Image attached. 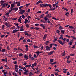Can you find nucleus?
<instances>
[{
    "label": "nucleus",
    "instance_id": "obj_9",
    "mask_svg": "<svg viewBox=\"0 0 76 76\" xmlns=\"http://www.w3.org/2000/svg\"><path fill=\"white\" fill-rule=\"evenodd\" d=\"M17 4V6H20V1L19 2H16Z\"/></svg>",
    "mask_w": 76,
    "mask_h": 76
},
{
    "label": "nucleus",
    "instance_id": "obj_33",
    "mask_svg": "<svg viewBox=\"0 0 76 76\" xmlns=\"http://www.w3.org/2000/svg\"><path fill=\"white\" fill-rule=\"evenodd\" d=\"M69 13L68 12H66V13L65 14L66 16H69Z\"/></svg>",
    "mask_w": 76,
    "mask_h": 76
},
{
    "label": "nucleus",
    "instance_id": "obj_47",
    "mask_svg": "<svg viewBox=\"0 0 76 76\" xmlns=\"http://www.w3.org/2000/svg\"><path fill=\"white\" fill-rule=\"evenodd\" d=\"M40 7H44V4H40Z\"/></svg>",
    "mask_w": 76,
    "mask_h": 76
},
{
    "label": "nucleus",
    "instance_id": "obj_18",
    "mask_svg": "<svg viewBox=\"0 0 76 76\" xmlns=\"http://www.w3.org/2000/svg\"><path fill=\"white\" fill-rule=\"evenodd\" d=\"M25 21H24V23L25 24H26L28 23V19L27 18H26L25 19Z\"/></svg>",
    "mask_w": 76,
    "mask_h": 76
},
{
    "label": "nucleus",
    "instance_id": "obj_59",
    "mask_svg": "<svg viewBox=\"0 0 76 76\" xmlns=\"http://www.w3.org/2000/svg\"><path fill=\"white\" fill-rule=\"evenodd\" d=\"M27 36L28 37H31V34H28Z\"/></svg>",
    "mask_w": 76,
    "mask_h": 76
},
{
    "label": "nucleus",
    "instance_id": "obj_11",
    "mask_svg": "<svg viewBox=\"0 0 76 76\" xmlns=\"http://www.w3.org/2000/svg\"><path fill=\"white\" fill-rule=\"evenodd\" d=\"M54 51H52L50 52V53H48V56H50V55H51V54H53L54 53Z\"/></svg>",
    "mask_w": 76,
    "mask_h": 76
},
{
    "label": "nucleus",
    "instance_id": "obj_7",
    "mask_svg": "<svg viewBox=\"0 0 76 76\" xmlns=\"http://www.w3.org/2000/svg\"><path fill=\"white\" fill-rule=\"evenodd\" d=\"M35 53L37 54L38 56L39 55V54H41L42 53H43V52H39V51H37L35 52Z\"/></svg>",
    "mask_w": 76,
    "mask_h": 76
},
{
    "label": "nucleus",
    "instance_id": "obj_35",
    "mask_svg": "<svg viewBox=\"0 0 76 76\" xmlns=\"http://www.w3.org/2000/svg\"><path fill=\"white\" fill-rule=\"evenodd\" d=\"M25 26H26V27L27 28H29V25L28 24H26V25Z\"/></svg>",
    "mask_w": 76,
    "mask_h": 76
},
{
    "label": "nucleus",
    "instance_id": "obj_6",
    "mask_svg": "<svg viewBox=\"0 0 76 76\" xmlns=\"http://www.w3.org/2000/svg\"><path fill=\"white\" fill-rule=\"evenodd\" d=\"M25 12V10H22L19 12V13L20 14H23V13H24Z\"/></svg>",
    "mask_w": 76,
    "mask_h": 76
},
{
    "label": "nucleus",
    "instance_id": "obj_30",
    "mask_svg": "<svg viewBox=\"0 0 76 76\" xmlns=\"http://www.w3.org/2000/svg\"><path fill=\"white\" fill-rule=\"evenodd\" d=\"M61 34H64V30H61Z\"/></svg>",
    "mask_w": 76,
    "mask_h": 76
},
{
    "label": "nucleus",
    "instance_id": "obj_23",
    "mask_svg": "<svg viewBox=\"0 0 76 76\" xmlns=\"http://www.w3.org/2000/svg\"><path fill=\"white\" fill-rule=\"evenodd\" d=\"M6 50L5 49H2L1 51L3 53H5L6 52Z\"/></svg>",
    "mask_w": 76,
    "mask_h": 76
},
{
    "label": "nucleus",
    "instance_id": "obj_51",
    "mask_svg": "<svg viewBox=\"0 0 76 76\" xmlns=\"http://www.w3.org/2000/svg\"><path fill=\"white\" fill-rule=\"evenodd\" d=\"M27 18L28 19H29L31 18V17L29 16H28Z\"/></svg>",
    "mask_w": 76,
    "mask_h": 76
},
{
    "label": "nucleus",
    "instance_id": "obj_37",
    "mask_svg": "<svg viewBox=\"0 0 76 76\" xmlns=\"http://www.w3.org/2000/svg\"><path fill=\"white\" fill-rule=\"evenodd\" d=\"M28 57H29V58L30 59H31L32 58V55H31V54L29 55V56Z\"/></svg>",
    "mask_w": 76,
    "mask_h": 76
},
{
    "label": "nucleus",
    "instance_id": "obj_60",
    "mask_svg": "<svg viewBox=\"0 0 76 76\" xmlns=\"http://www.w3.org/2000/svg\"><path fill=\"white\" fill-rule=\"evenodd\" d=\"M35 29H36V30H38L39 29V27H35Z\"/></svg>",
    "mask_w": 76,
    "mask_h": 76
},
{
    "label": "nucleus",
    "instance_id": "obj_38",
    "mask_svg": "<svg viewBox=\"0 0 76 76\" xmlns=\"http://www.w3.org/2000/svg\"><path fill=\"white\" fill-rule=\"evenodd\" d=\"M4 25H6V26H7L8 25V23L7 22H5V23H4Z\"/></svg>",
    "mask_w": 76,
    "mask_h": 76
},
{
    "label": "nucleus",
    "instance_id": "obj_57",
    "mask_svg": "<svg viewBox=\"0 0 76 76\" xmlns=\"http://www.w3.org/2000/svg\"><path fill=\"white\" fill-rule=\"evenodd\" d=\"M48 5L49 6V7L51 8V7H52V6H51V4H48Z\"/></svg>",
    "mask_w": 76,
    "mask_h": 76
},
{
    "label": "nucleus",
    "instance_id": "obj_40",
    "mask_svg": "<svg viewBox=\"0 0 76 76\" xmlns=\"http://www.w3.org/2000/svg\"><path fill=\"white\" fill-rule=\"evenodd\" d=\"M44 19L45 20H48V18H47V17H45Z\"/></svg>",
    "mask_w": 76,
    "mask_h": 76
},
{
    "label": "nucleus",
    "instance_id": "obj_44",
    "mask_svg": "<svg viewBox=\"0 0 76 76\" xmlns=\"http://www.w3.org/2000/svg\"><path fill=\"white\" fill-rule=\"evenodd\" d=\"M30 3H28L25 5V6L26 7H28L29 5H30Z\"/></svg>",
    "mask_w": 76,
    "mask_h": 76
},
{
    "label": "nucleus",
    "instance_id": "obj_15",
    "mask_svg": "<svg viewBox=\"0 0 76 76\" xmlns=\"http://www.w3.org/2000/svg\"><path fill=\"white\" fill-rule=\"evenodd\" d=\"M18 31H19V30L14 29L13 30L12 33H15V32H16Z\"/></svg>",
    "mask_w": 76,
    "mask_h": 76
},
{
    "label": "nucleus",
    "instance_id": "obj_61",
    "mask_svg": "<svg viewBox=\"0 0 76 76\" xmlns=\"http://www.w3.org/2000/svg\"><path fill=\"white\" fill-rule=\"evenodd\" d=\"M19 56H23V54L22 53H20L19 54Z\"/></svg>",
    "mask_w": 76,
    "mask_h": 76
},
{
    "label": "nucleus",
    "instance_id": "obj_39",
    "mask_svg": "<svg viewBox=\"0 0 76 76\" xmlns=\"http://www.w3.org/2000/svg\"><path fill=\"white\" fill-rule=\"evenodd\" d=\"M49 41H47L46 42V45H48V43H49Z\"/></svg>",
    "mask_w": 76,
    "mask_h": 76
},
{
    "label": "nucleus",
    "instance_id": "obj_55",
    "mask_svg": "<svg viewBox=\"0 0 76 76\" xmlns=\"http://www.w3.org/2000/svg\"><path fill=\"white\" fill-rule=\"evenodd\" d=\"M75 54H70V56H75Z\"/></svg>",
    "mask_w": 76,
    "mask_h": 76
},
{
    "label": "nucleus",
    "instance_id": "obj_52",
    "mask_svg": "<svg viewBox=\"0 0 76 76\" xmlns=\"http://www.w3.org/2000/svg\"><path fill=\"white\" fill-rule=\"evenodd\" d=\"M53 61H54L53 59H50V62H51V63H53Z\"/></svg>",
    "mask_w": 76,
    "mask_h": 76
},
{
    "label": "nucleus",
    "instance_id": "obj_32",
    "mask_svg": "<svg viewBox=\"0 0 76 76\" xmlns=\"http://www.w3.org/2000/svg\"><path fill=\"white\" fill-rule=\"evenodd\" d=\"M43 6L44 7H47L48 6V4H43Z\"/></svg>",
    "mask_w": 76,
    "mask_h": 76
},
{
    "label": "nucleus",
    "instance_id": "obj_19",
    "mask_svg": "<svg viewBox=\"0 0 76 76\" xmlns=\"http://www.w3.org/2000/svg\"><path fill=\"white\" fill-rule=\"evenodd\" d=\"M57 38L56 37V38L54 39L53 41V42L55 43V42H56V41H57Z\"/></svg>",
    "mask_w": 76,
    "mask_h": 76
},
{
    "label": "nucleus",
    "instance_id": "obj_1",
    "mask_svg": "<svg viewBox=\"0 0 76 76\" xmlns=\"http://www.w3.org/2000/svg\"><path fill=\"white\" fill-rule=\"evenodd\" d=\"M5 2H6V1H1V5H2V6L3 8H5V5L6 6H7L9 4L7 3L6 4Z\"/></svg>",
    "mask_w": 76,
    "mask_h": 76
},
{
    "label": "nucleus",
    "instance_id": "obj_27",
    "mask_svg": "<svg viewBox=\"0 0 76 76\" xmlns=\"http://www.w3.org/2000/svg\"><path fill=\"white\" fill-rule=\"evenodd\" d=\"M5 16H7L9 17V15H10V13L9 12H7L5 14Z\"/></svg>",
    "mask_w": 76,
    "mask_h": 76
},
{
    "label": "nucleus",
    "instance_id": "obj_13",
    "mask_svg": "<svg viewBox=\"0 0 76 76\" xmlns=\"http://www.w3.org/2000/svg\"><path fill=\"white\" fill-rule=\"evenodd\" d=\"M68 69H65V68H64L63 69V70H64L63 71V73H66V70H68Z\"/></svg>",
    "mask_w": 76,
    "mask_h": 76
},
{
    "label": "nucleus",
    "instance_id": "obj_20",
    "mask_svg": "<svg viewBox=\"0 0 76 76\" xmlns=\"http://www.w3.org/2000/svg\"><path fill=\"white\" fill-rule=\"evenodd\" d=\"M44 14H42L40 15L39 16V18H44Z\"/></svg>",
    "mask_w": 76,
    "mask_h": 76
},
{
    "label": "nucleus",
    "instance_id": "obj_28",
    "mask_svg": "<svg viewBox=\"0 0 76 76\" xmlns=\"http://www.w3.org/2000/svg\"><path fill=\"white\" fill-rule=\"evenodd\" d=\"M12 75H14V76H18V75H17V73L16 72L13 73Z\"/></svg>",
    "mask_w": 76,
    "mask_h": 76
},
{
    "label": "nucleus",
    "instance_id": "obj_8",
    "mask_svg": "<svg viewBox=\"0 0 76 76\" xmlns=\"http://www.w3.org/2000/svg\"><path fill=\"white\" fill-rule=\"evenodd\" d=\"M36 65H37V63L36 62H35L34 64H32V65L31 66V67H32V68H33V67H35V66H36Z\"/></svg>",
    "mask_w": 76,
    "mask_h": 76
},
{
    "label": "nucleus",
    "instance_id": "obj_50",
    "mask_svg": "<svg viewBox=\"0 0 76 76\" xmlns=\"http://www.w3.org/2000/svg\"><path fill=\"white\" fill-rule=\"evenodd\" d=\"M65 36H66V37H67V38H70L71 37L70 36H69L68 35H66Z\"/></svg>",
    "mask_w": 76,
    "mask_h": 76
},
{
    "label": "nucleus",
    "instance_id": "obj_2",
    "mask_svg": "<svg viewBox=\"0 0 76 76\" xmlns=\"http://www.w3.org/2000/svg\"><path fill=\"white\" fill-rule=\"evenodd\" d=\"M66 39H67V38H64L63 39V42H62V41L59 40H57V41L60 44H61V45H64V44L66 43V42H65V41H66Z\"/></svg>",
    "mask_w": 76,
    "mask_h": 76
},
{
    "label": "nucleus",
    "instance_id": "obj_5",
    "mask_svg": "<svg viewBox=\"0 0 76 76\" xmlns=\"http://www.w3.org/2000/svg\"><path fill=\"white\" fill-rule=\"evenodd\" d=\"M29 47V46L28 45H26L25 46V47H26V49H25V51H28V47Z\"/></svg>",
    "mask_w": 76,
    "mask_h": 76
},
{
    "label": "nucleus",
    "instance_id": "obj_34",
    "mask_svg": "<svg viewBox=\"0 0 76 76\" xmlns=\"http://www.w3.org/2000/svg\"><path fill=\"white\" fill-rule=\"evenodd\" d=\"M59 29L60 30H61V29H63V28L62 26H60L59 27Z\"/></svg>",
    "mask_w": 76,
    "mask_h": 76
},
{
    "label": "nucleus",
    "instance_id": "obj_12",
    "mask_svg": "<svg viewBox=\"0 0 76 76\" xmlns=\"http://www.w3.org/2000/svg\"><path fill=\"white\" fill-rule=\"evenodd\" d=\"M2 61H4V62L5 61V62L6 63V62H7V58H5V59H2L1 60Z\"/></svg>",
    "mask_w": 76,
    "mask_h": 76
},
{
    "label": "nucleus",
    "instance_id": "obj_22",
    "mask_svg": "<svg viewBox=\"0 0 76 76\" xmlns=\"http://www.w3.org/2000/svg\"><path fill=\"white\" fill-rule=\"evenodd\" d=\"M69 28H71V29H75V27H74L73 26H69Z\"/></svg>",
    "mask_w": 76,
    "mask_h": 76
},
{
    "label": "nucleus",
    "instance_id": "obj_46",
    "mask_svg": "<svg viewBox=\"0 0 76 76\" xmlns=\"http://www.w3.org/2000/svg\"><path fill=\"white\" fill-rule=\"evenodd\" d=\"M11 26H12V25H11L10 24L9 25L7 26V28H10V27Z\"/></svg>",
    "mask_w": 76,
    "mask_h": 76
},
{
    "label": "nucleus",
    "instance_id": "obj_26",
    "mask_svg": "<svg viewBox=\"0 0 76 76\" xmlns=\"http://www.w3.org/2000/svg\"><path fill=\"white\" fill-rule=\"evenodd\" d=\"M31 64H29V65H26L25 66V67H26H26H29V68L30 67H31Z\"/></svg>",
    "mask_w": 76,
    "mask_h": 76
},
{
    "label": "nucleus",
    "instance_id": "obj_62",
    "mask_svg": "<svg viewBox=\"0 0 76 76\" xmlns=\"http://www.w3.org/2000/svg\"><path fill=\"white\" fill-rule=\"evenodd\" d=\"M24 34L25 35H27L28 36V33L27 32H25L24 33Z\"/></svg>",
    "mask_w": 76,
    "mask_h": 76
},
{
    "label": "nucleus",
    "instance_id": "obj_56",
    "mask_svg": "<svg viewBox=\"0 0 76 76\" xmlns=\"http://www.w3.org/2000/svg\"><path fill=\"white\" fill-rule=\"evenodd\" d=\"M47 22H48V23H50V24H51V25H52V23H51V22L49 20H48Z\"/></svg>",
    "mask_w": 76,
    "mask_h": 76
},
{
    "label": "nucleus",
    "instance_id": "obj_16",
    "mask_svg": "<svg viewBox=\"0 0 76 76\" xmlns=\"http://www.w3.org/2000/svg\"><path fill=\"white\" fill-rule=\"evenodd\" d=\"M14 6H15L14 4H11L10 9H12L14 7Z\"/></svg>",
    "mask_w": 76,
    "mask_h": 76
},
{
    "label": "nucleus",
    "instance_id": "obj_3",
    "mask_svg": "<svg viewBox=\"0 0 76 76\" xmlns=\"http://www.w3.org/2000/svg\"><path fill=\"white\" fill-rule=\"evenodd\" d=\"M51 15V14H48L46 15V17L48 18H50L52 17V16Z\"/></svg>",
    "mask_w": 76,
    "mask_h": 76
},
{
    "label": "nucleus",
    "instance_id": "obj_54",
    "mask_svg": "<svg viewBox=\"0 0 76 76\" xmlns=\"http://www.w3.org/2000/svg\"><path fill=\"white\" fill-rule=\"evenodd\" d=\"M66 61H67V63H68V64L70 63H71V61H69L68 60H67Z\"/></svg>",
    "mask_w": 76,
    "mask_h": 76
},
{
    "label": "nucleus",
    "instance_id": "obj_14",
    "mask_svg": "<svg viewBox=\"0 0 76 76\" xmlns=\"http://www.w3.org/2000/svg\"><path fill=\"white\" fill-rule=\"evenodd\" d=\"M40 25L43 28V29H45V26L44 25V24H41Z\"/></svg>",
    "mask_w": 76,
    "mask_h": 76
},
{
    "label": "nucleus",
    "instance_id": "obj_36",
    "mask_svg": "<svg viewBox=\"0 0 76 76\" xmlns=\"http://www.w3.org/2000/svg\"><path fill=\"white\" fill-rule=\"evenodd\" d=\"M19 68H20V69H23V67L21 66V65H19L18 66Z\"/></svg>",
    "mask_w": 76,
    "mask_h": 76
},
{
    "label": "nucleus",
    "instance_id": "obj_24",
    "mask_svg": "<svg viewBox=\"0 0 76 76\" xmlns=\"http://www.w3.org/2000/svg\"><path fill=\"white\" fill-rule=\"evenodd\" d=\"M47 35L46 34H45L43 37V39H46V37H47Z\"/></svg>",
    "mask_w": 76,
    "mask_h": 76
},
{
    "label": "nucleus",
    "instance_id": "obj_48",
    "mask_svg": "<svg viewBox=\"0 0 76 76\" xmlns=\"http://www.w3.org/2000/svg\"><path fill=\"white\" fill-rule=\"evenodd\" d=\"M4 27H5V26L4 25H3L2 27V30L3 29H4Z\"/></svg>",
    "mask_w": 76,
    "mask_h": 76
},
{
    "label": "nucleus",
    "instance_id": "obj_64",
    "mask_svg": "<svg viewBox=\"0 0 76 76\" xmlns=\"http://www.w3.org/2000/svg\"><path fill=\"white\" fill-rule=\"evenodd\" d=\"M3 73L4 74H7V71H6V72H4Z\"/></svg>",
    "mask_w": 76,
    "mask_h": 76
},
{
    "label": "nucleus",
    "instance_id": "obj_31",
    "mask_svg": "<svg viewBox=\"0 0 76 76\" xmlns=\"http://www.w3.org/2000/svg\"><path fill=\"white\" fill-rule=\"evenodd\" d=\"M68 44H69L70 45H72V44H73V41H70L69 43Z\"/></svg>",
    "mask_w": 76,
    "mask_h": 76
},
{
    "label": "nucleus",
    "instance_id": "obj_49",
    "mask_svg": "<svg viewBox=\"0 0 76 76\" xmlns=\"http://www.w3.org/2000/svg\"><path fill=\"white\" fill-rule=\"evenodd\" d=\"M24 72H29V70L28 69H25L24 71Z\"/></svg>",
    "mask_w": 76,
    "mask_h": 76
},
{
    "label": "nucleus",
    "instance_id": "obj_29",
    "mask_svg": "<svg viewBox=\"0 0 76 76\" xmlns=\"http://www.w3.org/2000/svg\"><path fill=\"white\" fill-rule=\"evenodd\" d=\"M23 39H24V37H21L19 39V41H20V40H22Z\"/></svg>",
    "mask_w": 76,
    "mask_h": 76
},
{
    "label": "nucleus",
    "instance_id": "obj_10",
    "mask_svg": "<svg viewBox=\"0 0 76 76\" xmlns=\"http://www.w3.org/2000/svg\"><path fill=\"white\" fill-rule=\"evenodd\" d=\"M24 57L25 59H26V60L28 59V56L26 55V54H25L24 55Z\"/></svg>",
    "mask_w": 76,
    "mask_h": 76
},
{
    "label": "nucleus",
    "instance_id": "obj_41",
    "mask_svg": "<svg viewBox=\"0 0 76 76\" xmlns=\"http://www.w3.org/2000/svg\"><path fill=\"white\" fill-rule=\"evenodd\" d=\"M18 10V8L15 7L14 8V10L15 11H17Z\"/></svg>",
    "mask_w": 76,
    "mask_h": 76
},
{
    "label": "nucleus",
    "instance_id": "obj_63",
    "mask_svg": "<svg viewBox=\"0 0 76 76\" xmlns=\"http://www.w3.org/2000/svg\"><path fill=\"white\" fill-rule=\"evenodd\" d=\"M23 43H25L26 42V40H25V39H24L23 41Z\"/></svg>",
    "mask_w": 76,
    "mask_h": 76
},
{
    "label": "nucleus",
    "instance_id": "obj_42",
    "mask_svg": "<svg viewBox=\"0 0 76 76\" xmlns=\"http://www.w3.org/2000/svg\"><path fill=\"white\" fill-rule=\"evenodd\" d=\"M46 49H50V47H48V46H46Z\"/></svg>",
    "mask_w": 76,
    "mask_h": 76
},
{
    "label": "nucleus",
    "instance_id": "obj_21",
    "mask_svg": "<svg viewBox=\"0 0 76 76\" xmlns=\"http://www.w3.org/2000/svg\"><path fill=\"white\" fill-rule=\"evenodd\" d=\"M33 47L35 48H39V47L35 45H33Z\"/></svg>",
    "mask_w": 76,
    "mask_h": 76
},
{
    "label": "nucleus",
    "instance_id": "obj_45",
    "mask_svg": "<svg viewBox=\"0 0 76 76\" xmlns=\"http://www.w3.org/2000/svg\"><path fill=\"white\" fill-rule=\"evenodd\" d=\"M56 32H57V33H58V34H59L60 33V31L59 30H58L56 31Z\"/></svg>",
    "mask_w": 76,
    "mask_h": 76
},
{
    "label": "nucleus",
    "instance_id": "obj_43",
    "mask_svg": "<svg viewBox=\"0 0 76 76\" xmlns=\"http://www.w3.org/2000/svg\"><path fill=\"white\" fill-rule=\"evenodd\" d=\"M23 6H21L19 7V9L20 10V9H21L22 8H23Z\"/></svg>",
    "mask_w": 76,
    "mask_h": 76
},
{
    "label": "nucleus",
    "instance_id": "obj_4",
    "mask_svg": "<svg viewBox=\"0 0 76 76\" xmlns=\"http://www.w3.org/2000/svg\"><path fill=\"white\" fill-rule=\"evenodd\" d=\"M22 20V18L21 17V16H20L19 18V19H18V21L19 22H20V23H22V22L21 21Z\"/></svg>",
    "mask_w": 76,
    "mask_h": 76
},
{
    "label": "nucleus",
    "instance_id": "obj_25",
    "mask_svg": "<svg viewBox=\"0 0 76 76\" xmlns=\"http://www.w3.org/2000/svg\"><path fill=\"white\" fill-rule=\"evenodd\" d=\"M56 63H57V62H55L52 63L50 62V64L51 65H53V64H56Z\"/></svg>",
    "mask_w": 76,
    "mask_h": 76
},
{
    "label": "nucleus",
    "instance_id": "obj_58",
    "mask_svg": "<svg viewBox=\"0 0 76 76\" xmlns=\"http://www.w3.org/2000/svg\"><path fill=\"white\" fill-rule=\"evenodd\" d=\"M66 54V53H65V51L64 52L63 54H62V56H65V54Z\"/></svg>",
    "mask_w": 76,
    "mask_h": 76
},
{
    "label": "nucleus",
    "instance_id": "obj_53",
    "mask_svg": "<svg viewBox=\"0 0 76 76\" xmlns=\"http://www.w3.org/2000/svg\"><path fill=\"white\" fill-rule=\"evenodd\" d=\"M21 18H23V19H25V15H22L21 16Z\"/></svg>",
    "mask_w": 76,
    "mask_h": 76
},
{
    "label": "nucleus",
    "instance_id": "obj_17",
    "mask_svg": "<svg viewBox=\"0 0 76 76\" xmlns=\"http://www.w3.org/2000/svg\"><path fill=\"white\" fill-rule=\"evenodd\" d=\"M59 39H60L63 40V35H60Z\"/></svg>",
    "mask_w": 76,
    "mask_h": 76
}]
</instances>
